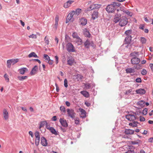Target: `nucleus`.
I'll use <instances>...</instances> for the list:
<instances>
[{
    "instance_id": "nucleus-1",
    "label": "nucleus",
    "mask_w": 153,
    "mask_h": 153,
    "mask_svg": "<svg viewBox=\"0 0 153 153\" xmlns=\"http://www.w3.org/2000/svg\"><path fill=\"white\" fill-rule=\"evenodd\" d=\"M117 4L114 3L113 4L108 5L106 8V10L108 13L114 12L116 10Z\"/></svg>"
},
{
    "instance_id": "nucleus-2",
    "label": "nucleus",
    "mask_w": 153,
    "mask_h": 153,
    "mask_svg": "<svg viewBox=\"0 0 153 153\" xmlns=\"http://www.w3.org/2000/svg\"><path fill=\"white\" fill-rule=\"evenodd\" d=\"M128 22V19L125 16H122L119 21V25L121 27H123L126 25Z\"/></svg>"
},
{
    "instance_id": "nucleus-3",
    "label": "nucleus",
    "mask_w": 153,
    "mask_h": 153,
    "mask_svg": "<svg viewBox=\"0 0 153 153\" xmlns=\"http://www.w3.org/2000/svg\"><path fill=\"white\" fill-rule=\"evenodd\" d=\"M66 111L68 117H70L73 119L75 118L76 113L73 109L71 108L67 109L66 110Z\"/></svg>"
},
{
    "instance_id": "nucleus-4",
    "label": "nucleus",
    "mask_w": 153,
    "mask_h": 153,
    "mask_svg": "<svg viewBox=\"0 0 153 153\" xmlns=\"http://www.w3.org/2000/svg\"><path fill=\"white\" fill-rule=\"evenodd\" d=\"M136 114L134 113L128 114L126 116V119L130 121H134L136 119Z\"/></svg>"
},
{
    "instance_id": "nucleus-5",
    "label": "nucleus",
    "mask_w": 153,
    "mask_h": 153,
    "mask_svg": "<svg viewBox=\"0 0 153 153\" xmlns=\"http://www.w3.org/2000/svg\"><path fill=\"white\" fill-rule=\"evenodd\" d=\"M66 49L69 52H74L75 51L74 47L71 43H68L66 45Z\"/></svg>"
},
{
    "instance_id": "nucleus-6",
    "label": "nucleus",
    "mask_w": 153,
    "mask_h": 153,
    "mask_svg": "<svg viewBox=\"0 0 153 153\" xmlns=\"http://www.w3.org/2000/svg\"><path fill=\"white\" fill-rule=\"evenodd\" d=\"M99 16V13L96 10L94 11L91 14V19L93 20L97 19Z\"/></svg>"
},
{
    "instance_id": "nucleus-7",
    "label": "nucleus",
    "mask_w": 153,
    "mask_h": 153,
    "mask_svg": "<svg viewBox=\"0 0 153 153\" xmlns=\"http://www.w3.org/2000/svg\"><path fill=\"white\" fill-rule=\"evenodd\" d=\"M3 116L4 120H7L9 119V114L7 110L4 108L3 111Z\"/></svg>"
},
{
    "instance_id": "nucleus-8",
    "label": "nucleus",
    "mask_w": 153,
    "mask_h": 153,
    "mask_svg": "<svg viewBox=\"0 0 153 153\" xmlns=\"http://www.w3.org/2000/svg\"><path fill=\"white\" fill-rule=\"evenodd\" d=\"M140 62V59L137 57L132 58L131 59V63L133 65L138 64Z\"/></svg>"
},
{
    "instance_id": "nucleus-9",
    "label": "nucleus",
    "mask_w": 153,
    "mask_h": 153,
    "mask_svg": "<svg viewBox=\"0 0 153 153\" xmlns=\"http://www.w3.org/2000/svg\"><path fill=\"white\" fill-rule=\"evenodd\" d=\"M79 22L80 24L82 26H85L87 24V19L84 17H82L79 19Z\"/></svg>"
},
{
    "instance_id": "nucleus-10",
    "label": "nucleus",
    "mask_w": 153,
    "mask_h": 153,
    "mask_svg": "<svg viewBox=\"0 0 153 153\" xmlns=\"http://www.w3.org/2000/svg\"><path fill=\"white\" fill-rule=\"evenodd\" d=\"M75 14V11L73 10L70 12V13L68 14L67 17L68 19L71 20V22H73L74 21L73 16Z\"/></svg>"
},
{
    "instance_id": "nucleus-11",
    "label": "nucleus",
    "mask_w": 153,
    "mask_h": 153,
    "mask_svg": "<svg viewBox=\"0 0 153 153\" xmlns=\"http://www.w3.org/2000/svg\"><path fill=\"white\" fill-rule=\"evenodd\" d=\"M74 2V1L69 0L64 4L63 7L66 8H69L71 6V4Z\"/></svg>"
},
{
    "instance_id": "nucleus-12",
    "label": "nucleus",
    "mask_w": 153,
    "mask_h": 153,
    "mask_svg": "<svg viewBox=\"0 0 153 153\" xmlns=\"http://www.w3.org/2000/svg\"><path fill=\"white\" fill-rule=\"evenodd\" d=\"M121 16V14H118V13H116L115 15L114 18V22L115 23L118 22L119 21Z\"/></svg>"
},
{
    "instance_id": "nucleus-13",
    "label": "nucleus",
    "mask_w": 153,
    "mask_h": 153,
    "mask_svg": "<svg viewBox=\"0 0 153 153\" xmlns=\"http://www.w3.org/2000/svg\"><path fill=\"white\" fill-rule=\"evenodd\" d=\"M38 70V67L36 65L35 66L32 68L30 72V74L31 75H33L36 74Z\"/></svg>"
},
{
    "instance_id": "nucleus-14",
    "label": "nucleus",
    "mask_w": 153,
    "mask_h": 153,
    "mask_svg": "<svg viewBox=\"0 0 153 153\" xmlns=\"http://www.w3.org/2000/svg\"><path fill=\"white\" fill-rule=\"evenodd\" d=\"M85 47L87 48H89L90 46L91 45L94 47V43L93 42H90L89 41L87 40L84 43Z\"/></svg>"
},
{
    "instance_id": "nucleus-15",
    "label": "nucleus",
    "mask_w": 153,
    "mask_h": 153,
    "mask_svg": "<svg viewBox=\"0 0 153 153\" xmlns=\"http://www.w3.org/2000/svg\"><path fill=\"white\" fill-rule=\"evenodd\" d=\"M134 131L130 129H125L124 133L126 134L132 135L134 134Z\"/></svg>"
},
{
    "instance_id": "nucleus-16",
    "label": "nucleus",
    "mask_w": 153,
    "mask_h": 153,
    "mask_svg": "<svg viewBox=\"0 0 153 153\" xmlns=\"http://www.w3.org/2000/svg\"><path fill=\"white\" fill-rule=\"evenodd\" d=\"M131 36H126L125 39V44H127L129 45L130 44L131 41Z\"/></svg>"
},
{
    "instance_id": "nucleus-17",
    "label": "nucleus",
    "mask_w": 153,
    "mask_h": 153,
    "mask_svg": "<svg viewBox=\"0 0 153 153\" xmlns=\"http://www.w3.org/2000/svg\"><path fill=\"white\" fill-rule=\"evenodd\" d=\"M19 71L21 74H24L28 71V69L26 68H23L19 69Z\"/></svg>"
},
{
    "instance_id": "nucleus-18",
    "label": "nucleus",
    "mask_w": 153,
    "mask_h": 153,
    "mask_svg": "<svg viewBox=\"0 0 153 153\" xmlns=\"http://www.w3.org/2000/svg\"><path fill=\"white\" fill-rule=\"evenodd\" d=\"M59 122L63 126L67 127L68 126V124L66 121L63 119L60 118L59 120Z\"/></svg>"
},
{
    "instance_id": "nucleus-19",
    "label": "nucleus",
    "mask_w": 153,
    "mask_h": 153,
    "mask_svg": "<svg viewBox=\"0 0 153 153\" xmlns=\"http://www.w3.org/2000/svg\"><path fill=\"white\" fill-rule=\"evenodd\" d=\"M136 92L137 94L142 95L145 93L146 91L144 89L140 88L136 90Z\"/></svg>"
},
{
    "instance_id": "nucleus-20",
    "label": "nucleus",
    "mask_w": 153,
    "mask_h": 153,
    "mask_svg": "<svg viewBox=\"0 0 153 153\" xmlns=\"http://www.w3.org/2000/svg\"><path fill=\"white\" fill-rule=\"evenodd\" d=\"M79 110L81 112L80 117L82 118H85L86 117V111L83 109H79Z\"/></svg>"
},
{
    "instance_id": "nucleus-21",
    "label": "nucleus",
    "mask_w": 153,
    "mask_h": 153,
    "mask_svg": "<svg viewBox=\"0 0 153 153\" xmlns=\"http://www.w3.org/2000/svg\"><path fill=\"white\" fill-rule=\"evenodd\" d=\"M41 143L43 146H46L47 145V140L45 138L43 137H42L41 138Z\"/></svg>"
},
{
    "instance_id": "nucleus-22",
    "label": "nucleus",
    "mask_w": 153,
    "mask_h": 153,
    "mask_svg": "<svg viewBox=\"0 0 153 153\" xmlns=\"http://www.w3.org/2000/svg\"><path fill=\"white\" fill-rule=\"evenodd\" d=\"M84 34L85 36L89 38L90 37L91 34L86 28H85L84 30Z\"/></svg>"
},
{
    "instance_id": "nucleus-23",
    "label": "nucleus",
    "mask_w": 153,
    "mask_h": 153,
    "mask_svg": "<svg viewBox=\"0 0 153 153\" xmlns=\"http://www.w3.org/2000/svg\"><path fill=\"white\" fill-rule=\"evenodd\" d=\"M74 62V59L72 58H71L68 60L67 64L70 65H73Z\"/></svg>"
},
{
    "instance_id": "nucleus-24",
    "label": "nucleus",
    "mask_w": 153,
    "mask_h": 153,
    "mask_svg": "<svg viewBox=\"0 0 153 153\" xmlns=\"http://www.w3.org/2000/svg\"><path fill=\"white\" fill-rule=\"evenodd\" d=\"M126 71L127 73H134L135 72L134 69L131 68H128L126 69Z\"/></svg>"
},
{
    "instance_id": "nucleus-25",
    "label": "nucleus",
    "mask_w": 153,
    "mask_h": 153,
    "mask_svg": "<svg viewBox=\"0 0 153 153\" xmlns=\"http://www.w3.org/2000/svg\"><path fill=\"white\" fill-rule=\"evenodd\" d=\"M80 93L84 97H89V93L86 91H81Z\"/></svg>"
},
{
    "instance_id": "nucleus-26",
    "label": "nucleus",
    "mask_w": 153,
    "mask_h": 153,
    "mask_svg": "<svg viewBox=\"0 0 153 153\" xmlns=\"http://www.w3.org/2000/svg\"><path fill=\"white\" fill-rule=\"evenodd\" d=\"M134 148L130 147L128 150L125 152V153H135L134 151Z\"/></svg>"
},
{
    "instance_id": "nucleus-27",
    "label": "nucleus",
    "mask_w": 153,
    "mask_h": 153,
    "mask_svg": "<svg viewBox=\"0 0 153 153\" xmlns=\"http://www.w3.org/2000/svg\"><path fill=\"white\" fill-rule=\"evenodd\" d=\"M137 104L141 107H143L145 105V102L143 100H140L137 102Z\"/></svg>"
},
{
    "instance_id": "nucleus-28",
    "label": "nucleus",
    "mask_w": 153,
    "mask_h": 153,
    "mask_svg": "<svg viewBox=\"0 0 153 153\" xmlns=\"http://www.w3.org/2000/svg\"><path fill=\"white\" fill-rule=\"evenodd\" d=\"M95 9L94 4H91L86 9V11H90L93 10Z\"/></svg>"
},
{
    "instance_id": "nucleus-29",
    "label": "nucleus",
    "mask_w": 153,
    "mask_h": 153,
    "mask_svg": "<svg viewBox=\"0 0 153 153\" xmlns=\"http://www.w3.org/2000/svg\"><path fill=\"white\" fill-rule=\"evenodd\" d=\"M139 55L138 52H134L130 54V56L132 58H136Z\"/></svg>"
},
{
    "instance_id": "nucleus-30",
    "label": "nucleus",
    "mask_w": 153,
    "mask_h": 153,
    "mask_svg": "<svg viewBox=\"0 0 153 153\" xmlns=\"http://www.w3.org/2000/svg\"><path fill=\"white\" fill-rule=\"evenodd\" d=\"M28 56L29 58H30L32 57H33L35 58L38 57L37 55L34 52H32L31 53H30V54L28 55Z\"/></svg>"
},
{
    "instance_id": "nucleus-31",
    "label": "nucleus",
    "mask_w": 153,
    "mask_h": 153,
    "mask_svg": "<svg viewBox=\"0 0 153 153\" xmlns=\"http://www.w3.org/2000/svg\"><path fill=\"white\" fill-rule=\"evenodd\" d=\"M49 130L52 134H54L56 135L57 134V133L56 131L53 127H51V128Z\"/></svg>"
},
{
    "instance_id": "nucleus-32",
    "label": "nucleus",
    "mask_w": 153,
    "mask_h": 153,
    "mask_svg": "<svg viewBox=\"0 0 153 153\" xmlns=\"http://www.w3.org/2000/svg\"><path fill=\"white\" fill-rule=\"evenodd\" d=\"M124 13L126 14L127 15L131 17L132 16L133 14L130 11L128 10H127L126 9L124 12Z\"/></svg>"
},
{
    "instance_id": "nucleus-33",
    "label": "nucleus",
    "mask_w": 153,
    "mask_h": 153,
    "mask_svg": "<svg viewBox=\"0 0 153 153\" xmlns=\"http://www.w3.org/2000/svg\"><path fill=\"white\" fill-rule=\"evenodd\" d=\"M138 123L137 122L134 121L133 123H130L129 125L130 126H132L133 127H135L137 126Z\"/></svg>"
},
{
    "instance_id": "nucleus-34",
    "label": "nucleus",
    "mask_w": 153,
    "mask_h": 153,
    "mask_svg": "<svg viewBox=\"0 0 153 153\" xmlns=\"http://www.w3.org/2000/svg\"><path fill=\"white\" fill-rule=\"evenodd\" d=\"M82 10L80 8H77L76 9L75 11V14L76 15L78 16L80 13L82 12Z\"/></svg>"
},
{
    "instance_id": "nucleus-35",
    "label": "nucleus",
    "mask_w": 153,
    "mask_h": 153,
    "mask_svg": "<svg viewBox=\"0 0 153 153\" xmlns=\"http://www.w3.org/2000/svg\"><path fill=\"white\" fill-rule=\"evenodd\" d=\"M27 77H28L27 76H18V79L20 81H23L25 79H26Z\"/></svg>"
},
{
    "instance_id": "nucleus-36",
    "label": "nucleus",
    "mask_w": 153,
    "mask_h": 153,
    "mask_svg": "<svg viewBox=\"0 0 153 153\" xmlns=\"http://www.w3.org/2000/svg\"><path fill=\"white\" fill-rule=\"evenodd\" d=\"M46 123L47 122L46 121H41L40 123L39 127V129H40L42 127H44L45 125H46Z\"/></svg>"
},
{
    "instance_id": "nucleus-37",
    "label": "nucleus",
    "mask_w": 153,
    "mask_h": 153,
    "mask_svg": "<svg viewBox=\"0 0 153 153\" xmlns=\"http://www.w3.org/2000/svg\"><path fill=\"white\" fill-rule=\"evenodd\" d=\"M11 59L8 60L7 61V68H10L12 64Z\"/></svg>"
},
{
    "instance_id": "nucleus-38",
    "label": "nucleus",
    "mask_w": 153,
    "mask_h": 153,
    "mask_svg": "<svg viewBox=\"0 0 153 153\" xmlns=\"http://www.w3.org/2000/svg\"><path fill=\"white\" fill-rule=\"evenodd\" d=\"M132 31L130 30H128L126 31L125 33V34L126 36H131Z\"/></svg>"
},
{
    "instance_id": "nucleus-39",
    "label": "nucleus",
    "mask_w": 153,
    "mask_h": 153,
    "mask_svg": "<svg viewBox=\"0 0 153 153\" xmlns=\"http://www.w3.org/2000/svg\"><path fill=\"white\" fill-rule=\"evenodd\" d=\"M76 42L78 45H81L82 43V41L79 37L76 39Z\"/></svg>"
},
{
    "instance_id": "nucleus-40",
    "label": "nucleus",
    "mask_w": 153,
    "mask_h": 153,
    "mask_svg": "<svg viewBox=\"0 0 153 153\" xmlns=\"http://www.w3.org/2000/svg\"><path fill=\"white\" fill-rule=\"evenodd\" d=\"M132 91V89H130L124 92V94L126 95H128L130 94Z\"/></svg>"
},
{
    "instance_id": "nucleus-41",
    "label": "nucleus",
    "mask_w": 153,
    "mask_h": 153,
    "mask_svg": "<svg viewBox=\"0 0 153 153\" xmlns=\"http://www.w3.org/2000/svg\"><path fill=\"white\" fill-rule=\"evenodd\" d=\"M11 60L12 61V63L13 65L19 61V59H11Z\"/></svg>"
},
{
    "instance_id": "nucleus-42",
    "label": "nucleus",
    "mask_w": 153,
    "mask_h": 153,
    "mask_svg": "<svg viewBox=\"0 0 153 153\" xmlns=\"http://www.w3.org/2000/svg\"><path fill=\"white\" fill-rule=\"evenodd\" d=\"M140 41L142 44H145L146 43V40L144 37H141Z\"/></svg>"
},
{
    "instance_id": "nucleus-43",
    "label": "nucleus",
    "mask_w": 153,
    "mask_h": 153,
    "mask_svg": "<svg viewBox=\"0 0 153 153\" xmlns=\"http://www.w3.org/2000/svg\"><path fill=\"white\" fill-rule=\"evenodd\" d=\"M136 66H134V67L135 69H137V70H139L142 67V65L141 64H138L137 65H136Z\"/></svg>"
},
{
    "instance_id": "nucleus-44",
    "label": "nucleus",
    "mask_w": 153,
    "mask_h": 153,
    "mask_svg": "<svg viewBox=\"0 0 153 153\" xmlns=\"http://www.w3.org/2000/svg\"><path fill=\"white\" fill-rule=\"evenodd\" d=\"M72 36L74 38L76 39L79 37L77 33L76 32H74L72 34Z\"/></svg>"
},
{
    "instance_id": "nucleus-45",
    "label": "nucleus",
    "mask_w": 153,
    "mask_h": 153,
    "mask_svg": "<svg viewBox=\"0 0 153 153\" xmlns=\"http://www.w3.org/2000/svg\"><path fill=\"white\" fill-rule=\"evenodd\" d=\"M4 76L6 82H9V79L8 75L7 74H4Z\"/></svg>"
},
{
    "instance_id": "nucleus-46",
    "label": "nucleus",
    "mask_w": 153,
    "mask_h": 153,
    "mask_svg": "<svg viewBox=\"0 0 153 153\" xmlns=\"http://www.w3.org/2000/svg\"><path fill=\"white\" fill-rule=\"evenodd\" d=\"M95 9H97L100 8L101 7V5L97 4H94Z\"/></svg>"
},
{
    "instance_id": "nucleus-47",
    "label": "nucleus",
    "mask_w": 153,
    "mask_h": 153,
    "mask_svg": "<svg viewBox=\"0 0 153 153\" xmlns=\"http://www.w3.org/2000/svg\"><path fill=\"white\" fill-rule=\"evenodd\" d=\"M60 109L61 111H62L64 113H65L66 112L65 108L63 106H60Z\"/></svg>"
},
{
    "instance_id": "nucleus-48",
    "label": "nucleus",
    "mask_w": 153,
    "mask_h": 153,
    "mask_svg": "<svg viewBox=\"0 0 153 153\" xmlns=\"http://www.w3.org/2000/svg\"><path fill=\"white\" fill-rule=\"evenodd\" d=\"M40 140V137H36L35 144L36 145H38L39 143Z\"/></svg>"
},
{
    "instance_id": "nucleus-49",
    "label": "nucleus",
    "mask_w": 153,
    "mask_h": 153,
    "mask_svg": "<svg viewBox=\"0 0 153 153\" xmlns=\"http://www.w3.org/2000/svg\"><path fill=\"white\" fill-rule=\"evenodd\" d=\"M147 71L145 69H143L141 71V74L143 75H145L146 74Z\"/></svg>"
},
{
    "instance_id": "nucleus-50",
    "label": "nucleus",
    "mask_w": 153,
    "mask_h": 153,
    "mask_svg": "<svg viewBox=\"0 0 153 153\" xmlns=\"http://www.w3.org/2000/svg\"><path fill=\"white\" fill-rule=\"evenodd\" d=\"M148 109L147 108H144L142 111L143 114L144 115H146L147 113Z\"/></svg>"
},
{
    "instance_id": "nucleus-51",
    "label": "nucleus",
    "mask_w": 153,
    "mask_h": 153,
    "mask_svg": "<svg viewBox=\"0 0 153 153\" xmlns=\"http://www.w3.org/2000/svg\"><path fill=\"white\" fill-rule=\"evenodd\" d=\"M45 42L48 45L49 43V40L48 37L46 36L45 38Z\"/></svg>"
},
{
    "instance_id": "nucleus-52",
    "label": "nucleus",
    "mask_w": 153,
    "mask_h": 153,
    "mask_svg": "<svg viewBox=\"0 0 153 153\" xmlns=\"http://www.w3.org/2000/svg\"><path fill=\"white\" fill-rule=\"evenodd\" d=\"M64 85L65 88L68 87V80L66 79H65L64 80Z\"/></svg>"
},
{
    "instance_id": "nucleus-53",
    "label": "nucleus",
    "mask_w": 153,
    "mask_h": 153,
    "mask_svg": "<svg viewBox=\"0 0 153 153\" xmlns=\"http://www.w3.org/2000/svg\"><path fill=\"white\" fill-rule=\"evenodd\" d=\"M29 38H32L33 39H36L37 38L36 35V34H32L29 36Z\"/></svg>"
},
{
    "instance_id": "nucleus-54",
    "label": "nucleus",
    "mask_w": 153,
    "mask_h": 153,
    "mask_svg": "<svg viewBox=\"0 0 153 153\" xmlns=\"http://www.w3.org/2000/svg\"><path fill=\"white\" fill-rule=\"evenodd\" d=\"M44 58L45 59L47 60H48L50 59V57L47 54H44Z\"/></svg>"
},
{
    "instance_id": "nucleus-55",
    "label": "nucleus",
    "mask_w": 153,
    "mask_h": 153,
    "mask_svg": "<svg viewBox=\"0 0 153 153\" xmlns=\"http://www.w3.org/2000/svg\"><path fill=\"white\" fill-rule=\"evenodd\" d=\"M91 87V86L90 84L87 83L85 85V87L87 89H89Z\"/></svg>"
},
{
    "instance_id": "nucleus-56",
    "label": "nucleus",
    "mask_w": 153,
    "mask_h": 153,
    "mask_svg": "<svg viewBox=\"0 0 153 153\" xmlns=\"http://www.w3.org/2000/svg\"><path fill=\"white\" fill-rule=\"evenodd\" d=\"M126 9L124 7H120V10L123 11V13H124V12L125 11Z\"/></svg>"
},
{
    "instance_id": "nucleus-57",
    "label": "nucleus",
    "mask_w": 153,
    "mask_h": 153,
    "mask_svg": "<svg viewBox=\"0 0 153 153\" xmlns=\"http://www.w3.org/2000/svg\"><path fill=\"white\" fill-rule=\"evenodd\" d=\"M145 120V118L142 117V116H140V120L141 122L144 121Z\"/></svg>"
},
{
    "instance_id": "nucleus-58",
    "label": "nucleus",
    "mask_w": 153,
    "mask_h": 153,
    "mask_svg": "<svg viewBox=\"0 0 153 153\" xmlns=\"http://www.w3.org/2000/svg\"><path fill=\"white\" fill-rule=\"evenodd\" d=\"M51 127L50 126V124H49L47 123H46V128L47 129L49 130Z\"/></svg>"
},
{
    "instance_id": "nucleus-59",
    "label": "nucleus",
    "mask_w": 153,
    "mask_h": 153,
    "mask_svg": "<svg viewBox=\"0 0 153 153\" xmlns=\"http://www.w3.org/2000/svg\"><path fill=\"white\" fill-rule=\"evenodd\" d=\"M55 58L56 60V64H57L58 63L59 58L57 56H55Z\"/></svg>"
},
{
    "instance_id": "nucleus-60",
    "label": "nucleus",
    "mask_w": 153,
    "mask_h": 153,
    "mask_svg": "<svg viewBox=\"0 0 153 153\" xmlns=\"http://www.w3.org/2000/svg\"><path fill=\"white\" fill-rule=\"evenodd\" d=\"M59 19V16L58 15H56V16L55 18V22H58Z\"/></svg>"
},
{
    "instance_id": "nucleus-61",
    "label": "nucleus",
    "mask_w": 153,
    "mask_h": 153,
    "mask_svg": "<svg viewBox=\"0 0 153 153\" xmlns=\"http://www.w3.org/2000/svg\"><path fill=\"white\" fill-rule=\"evenodd\" d=\"M131 143L133 145H135L139 144V142L135 141H131Z\"/></svg>"
},
{
    "instance_id": "nucleus-62",
    "label": "nucleus",
    "mask_w": 153,
    "mask_h": 153,
    "mask_svg": "<svg viewBox=\"0 0 153 153\" xmlns=\"http://www.w3.org/2000/svg\"><path fill=\"white\" fill-rule=\"evenodd\" d=\"M136 81L137 82H141V79L140 78H138L136 79Z\"/></svg>"
},
{
    "instance_id": "nucleus-63",
    "label": "nucleus",
    "mask_w": 153,
    "mask_h": 153,
    "mask_svg": "<svg viewBox=\"0 0 153 153\" xmlns=\"http://www.w3.org/2000/svg\"><path fill=\"white\" fill-rule=\"evenodd\" d=\"M79 120L78 118L76 119L75 120V123L76 124H79Z\"/></svg>"
},
{
    "instance_id": "nucleus-64",
    "label": "nucleus",
    "mask_w": 153,
    "mask_h": 153,
    "mask_svg": "<svg viewBox=\"0 0 153 153\" xmlns=\"http://www.w3.org/2000/svg\"><path fill=\"white\" fill-rule=\"evenodd\" d=\"M35 135L36 137H40L39 132L36 131L35 133Z\"/></svg>"
}]
</instances>
